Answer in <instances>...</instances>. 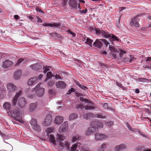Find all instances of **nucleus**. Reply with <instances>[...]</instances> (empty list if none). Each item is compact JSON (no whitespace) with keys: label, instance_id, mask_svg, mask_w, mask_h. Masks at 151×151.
Wrapping results in <instances>:
<instances>
[{"label":"nucleus","instance_id":"1","mask_svg":"<svg viewBox=\"0 0 151 151\" xmlns=\"http://www.w3.org/2000/svg\"><path fill=\"white\" fill-rule=\"evenodd\" d=\"M9 115L20 123L22 124L23 122L20 112L18 109H14L12 111H9Z\"/></svg>","mask_w":151,"mask_h":151},{"label":"nucleus","instance_id":"2","mask_svg":"<svg viewBox=\"0 0 151 151\" xmlns=\"http://www.w3.org/2000/svg\"><path fill=\"white\" fill-rule=\"evenodd\" d=\"M42 83H40L37 84L35 88H32L31 90L32 92H34L39 97H41L44 95L45 93V88L40 87Z\"/></svg>","mask_w":151,"mask_h":151},{"label":"nucleus","instance_id":"3","mask_svg":"<svg viewBox=\"0 0 151 151\" xmlns=\"http://www.w3.org/2000/svg\"><path fill=\"white\" fill-rule=\"evenodd\" d=\"M90 29L92 31L95 30L97 35H101L106 38H109L110 36L108 32L103 30H100L98 28H94L91 27H90Z\"/></svg>","mask_w":151,"mask_h":151},{"label":"nucleus","instance_id":"4","mask_svg":"<svg viewBox=\"0 0 151 151\" xmlns=\"http://www.w3.org/2000/svg\"><path fill=\"white\" fill-rule=\"evenodd\" d=\"M101 41L103 42L106 46L109 44L107 41L105 39H97L95 42L93 43V45L96 47L100 48L103 46V44Z\"/></svg>","mask_w":151,"mask_h":151},{"label":"nucleus","instance_id":"5","mask_svg":"<svg viewBox=\"0 0 151 151\" xmlns=\"http://www.w3.org/2000/svg\"><path fill=\"white\" fill-rule=\"evenodd\" d=\"M32 128L35 130L37 131H40L41 130L40 127L37 124L36 119H32L30 120V122Z\"/></svg>","mask_w":151,"mask_h":151},{"label":"nucleus","instance_id":"6","mask_svg":"<svg viewBox=\"0 0 151 151\" xmlns=\"http://www.w3.org/2000/svg\"><path fill=\"white\" fill-rule=\"evenodd\" d=\"M52 119L50 114L47 115L45 117L44 121L42 122V124L45 126H49L52 122Z\"/></svg>","mask_w":151,"mask_h":151},{"label":"nucleus","instance_id":"7","mask_svg":"<svg viewBox=\"0 0 151 151\" xmlns=\"http://www.w3.org/2000/svg\"><path fill=\"white\" fill-rule=\"evenodd\" d=\"M94 139L96 141H101L106 139L107 136L106 135L99 133H96L94 135Z\"/></svg>","mask_w":151,"mask_h":151},{"label":"nucleus","instance_id":"8","mask_svg":"<svg viewBox=\"0 0 151 151\" xmlns=\"http://www.w3.org/2000/svg\"><path fill=\"white\" fill-rule=\"evenodd\" d=\"M68 128V123L67 121L65 122L59 128V132L60 133L65 132L67 130Z\"/></svg>","mask_w":151,"mask_h":151},{"label":"nucleus","instance_id":"9","mask_svg":"<svg viewBox=\"0 0 151 151\" xmlns=\"http://www.w3.org/2000/svg\"><path fill=\"white\" fill-rule=\"evenodd\" d=\"M6 88L10 92H14L17 89V86L12 83L7 84Z\"/></svg>","mask_w":151,"mask_h":151},{"label":"nucleus","instance_id":"10","mask_svg":"<svg viewBox=\"0 0 151 151\" xmlns=\"http://www.w3.org/2000/svg\"><path fill=\"white\" fill-rule=\"evenodd\" d=\"M90 125L91 126H95L97 129L98 128H102L103 127V124L101 122L96 121H91Z\"/></svg>","mask_w":151,"mask_h":151},{"label":"nucleus","instance_id":"11","mask_svg":"<svg viewBox=\"0 0 151 151\" xmlns=\"http://www.w3.org/2000/svg\"><path fill=\"white\" fill-rule=\"evenodd\" d=\"M65 139V137L61 134H57L56 136V139L57 142H59V144L62 147H63V144L61 143V142Z\"/></svg>","mask_w":151,"mask_h":151},{"label":"nucleus","instance_id":"12","mask_svg":"<svg viewBox=\"0 0 151 151\" xmlns=\"http://www.w3.org/2000/svg\"><path fill=\"white\" fill-rule=\"evenodd\" d=\"M13 65V62L9 60H6L3 63L2 67L4 68H8Z\"/></svg>","mask_w":151,"mask_h":151},{"label":"nucleus","instance_id":"13","mask_svg":"<svg viewBox=\"0 0 151 151\" xmlns=\"http://www.w3.org/2000/svg\"><path fill=\"white\" fill-rule=\"evenodd\" d=\"M88 101V102H86L88 103L87 104L84 106V109L86 110L94 109L95 108L93 106V103L89 100Z\"/></svg>","mask_w":151,"mask_h":151},{"label":"nucleus","instance_id":"14","mask_svg":"<svg viewBox=\"0 0 151 151\" xmlns=\"http://www.w3.org/2000/svg\"><path fill=\"white\" fill-rule=\"evenodd\" d=\"M31 69L35 70H38L42 68V66L39 63H36L30 66Z\"/></svg>","mask_w":151,"mask_h":151},{"label":"nucleus","instance_id":"15","mask_svg":"<svg viewBox=\"0 0 151 151\" xmlns=\"http://www.w3.org/2000/svg\"><path fill=\"white\" fill-rule=\"evenodd\" d=\"M42 25L45 27L49 26L50 27H58L61 26V24L60 23H44L42 24Z\"/></svg>","mask_w":151,"mask_h":151},{"label":"nucleus","instance_id":"16","mask_svg":"<svg viewBox=\"0 0 151 151\" xmlns=\"http://www.w3.org/2000/svg\"><path fill=\"white\" fill-rule=\"evenodd\" d=\"M63 116H56L55 118L54 123L57 124H60L63 121Z\"/></svg>","mask_w":151,"mask_h":151},{"label":"nucleus","instance_id":"17","mask_svg":"<svg viewBox=\"0 0 151 151\" xmlns=\"http://www.w3.org/2000/svg\"><path fill=\"white\" fill-rule=\"evenodd\" d=\"M107 147V144L106 142H104L98 147V151H105Z\"/></svg>","mask_w":151,"mask_h":151},{"label":"nucleus","instance_id":"18","mask_svg":"<svg viewBox=\"0 0 151 151\" xmlns=\"http://www.w3.org/2000/svg\"><path fill=\"white\" fill-rule=\"evenodd\" d=\"M126 147V145L125 144H122L115 146L114 147V150L116 151L121 150L125 149Z\"/></svg>","mask_w":151,"mask_h":151},{"label":"nucleus","instance_id":"19","mask_svg":"<svg viewBox=\"0 0 151 151\" xmlns=\"http://www.w3.org/2000/svg\"><path fill=\"white\" fill-rule=\"evenodd\" d=\"M56 86L57 88H63L65 87L66 84L62 81H59L56 83Z\"/></svg>","mask_w":151,"mask_h":151},{"label":"nucleus","instance_id":"20","mask_svg":"<svg viewBox=\"0 0 151 151\" xmlns=\"http://www.w3.org/2000/svg\"><path fill=\"white\" fill-rule=\"evenodd\" d=\"M26 103L27 102L26 99L23 98H20L18 101L19 104L21 107H24Z\"/></svg>","mask_w":151,"mask_h":151},{"label":"nucleus","instance_id":"21","mask_svg":"<svg viewBox=\"0 0 151 151\" xmlns=\"http://www.w3.org/2000/svg\"><path fill=\"white\" fill-rule=\"evenodd\" d=\"M37 102L31 103L29 105V110L30 112H33L35 111L37 107Z\"/></svg>","mask_w":151,"mask_h":151},{"label":"nucleus","instance_id":"22","mask_svg":"<svg viewBox=\"0 0 151 151\" xmlns=\"http://www.w3.org/2000/svg\"><path fill=\"white\" fill-rule=\"evenodd\" d=\"M22 71L18 70L16 71L14 73V78L16 80L19 79L22 75Z\"/></svg>","mask_w":151,"mask_h":151},{"label":"nucleus","instance_id":"23","mask_svg":"<svg viewBox=\"0 0 151 151\" xmlns=\"http://www.w3.org/2000/svg\"><path fill=\"white\" fill-rule=\"evenodd\" d=\"M37 81V79L36 78H32L28 80V83L29 85L31 86L36 84Z\"/></svg>","mask_w":151,"mask_h":151},{"label":"nucleus","instance_id":"24","mask_svg":"<svg viewBox=\"0 0 151 151\" xmlns=\"http://www.w3.org/2000/svg\"><path fill=\"white\" fill-rule=\"evenodd\" d=\"M81 139V137L78 134H76L73 136L71 140L73 142H74Z\"/></svg>","mask_w":151,"mask_h":151},{"label":"nucleus","instance_id":"25","mask_svg":"<svg viewBox=\"0 0 151 151\" xmlns=\"http://www.w3.org/2000/svg\"><path fill=\"white\" fill-rule=\"evenodd\" d=\"M48 137L49 140L51 143H53L55 145H56V141L53 135L52 134H51L49 135H48Z\"/></svg>","mask_w":151,"mask_h":151},{"label":"nucleus","instance_id":"26","mask_svg":"<svg viewBox=\"0 0 151 151\" xmlns=\"http://www.w3.org/2000/svg\"><path fill=\"white\" fill-rule=\"evenodd\" d=\"M79 147V149L81 151H88V147L86 145L81 144Z\"/></svg>","mask_w":151,"mask_h":151},{"label":"nucleus","instance_id":"27","mask_svg":"<svg viewBox=\"0 0 151 151\" xmlns=\"http://www.w3.org/2000/svg\"><path fill=\"white\" fill-rule=\"evenodd\" d=\"M93 114L92 113H86L83 114V118L86 119H88L91 117H93Z\"/></svg>","mask_w":151,"mask_h":151},{"label":"nucleus","instance_id":"28","mask_svg":"<svg viewBox=\"0 0 151 151\" xmlns=\"http://www.w3.org/2000/svg\"><path fill=\"white\" fill-rule=\"evenodd\" d=\"M69 4L70 6L72 8H76L77 7L76 3L74 0H70Z\"/></svg>","mask_w":151,"mask_h":151},{"label":"nucleus","instance_id":"29","mask_svg":"<svg viewBox=\"0 0 151 151\" xmlns=\"http://www.w3.org/2000/svg\"><path fill=\"white\" fill-rule=\"evenodd\" d=\"M11 104L9 102H5L3 105L4 109L6 110H9L11 108Z\"/></svg>","mask_w":151,"mask_h":151},{"label":"nucleus","instance_id":"30","mask_svg":"<svg viewBox=\"0 0 151 151\" xmlns=\"http://www.w3.org/2000/svg\"><path fill=\"white\" fill-rule=\"evenodd\" d=\"M78 116L77 114L72 113L70 114L69 116V119L70 120H72L76 118Z\"/></svg>","mask_w":151,"mask_h":151},{"label":"nucleus","instance_id":"31","mask_svg":"<svg viewBox=\"0 0 151 151\" xmlns=\"http://www.w3.org/2000/svg\"><path fill=\"white\" fill-rule=\"evenodd\" d=\"M89 128L93 133L98 132L99 131L98 129L95 126H91Z\"/></svg>","mask_w":151,"mask_h":151},{"label":"nucleus","instance_id":"32","mask_svg":"<svg viewBox=\"0 0 151 151\" xmlns=\"http://www.w3.org/2000/svg\"><path fill=\"white\" fill-rule=\"evenodd\" d=\"M18 99L14 97L13 99L12 100V104L13 106H15L17 104Z\"/></svg>","mask_w":151,"mask_h":151},{"label":"nucleus","instance_id":"33","mask_svg":"<svg viewBox=\"0 0 151 151\" xmlns=\"http://www.w3.org/2000/svg\"><path fill=\"white\" fill-rule=\"evenodd\" d=\"M93 134L91 132V130L88 128L85 132V135L86 136H89Z\"/></svg>","mask_w":151,"mask_h":151},{"label":"nucleus","instance_id":"34","mask_svg":"<svg viewBox=\"0 0 151 151\" xmlns=\"http://www.w3.org/2000/svg\"><path fill=\"white\" fill-rule=\"evenodd\" d=\"M84 106L81 104H76V108L77 109H80L83 110L84 109Z\"/></svg>","mask_w":151,"mask_h":151},{"label":"nucleus","instance_id":"35","mask_svg":"<svg viewBox=\"0 0 151 151\" xmlns=\"http://www.w3.org/2000/svg\"><path fill=\"white\" fill-rule=\"evenodd\" d=\"M109 34L110 35V37H111V39L112 41H119V39L117 38L116 36H115L113 35L110 34L109 33Z\"/></svg>","mask_w":151,"mask_h":151},{"label":"nucleus","instance_id":"36","mask_svg":"<svg viewBox=\"0 0 151 151\" xmlns=\"http://www.w3.org/2000/svg\"><path fill=\"white\" fill-rule=\"evenodd\" d=\"M54 130V128H49L46 130V132L47 134H48L52 132Z\"/></svg>","mask_w":151,"mask_h":151},{"label":"nucleus","instance_id":"37","mask_svg":"<svg viewBox=\"0 0 151 151\" xmlns=\"http://www.w3.org/2000/svg\"><path fill=\"white\" fill-rule=\"evenodd\" d=\"M95 116L96 118L102 119L105 118V117L103 116L101 113L96 114L95 115Z\"/></svg>","mask_w":151,"mask_h":151},{"label":"nucleus","instance_id":"38","mask_svg":"<svg viewBox=\"0 0 151 151\" xmlns=\"http://www.w3.org/2000/svg\"><path fill=\"white\" fill-rule=\"evenodd\" d=\"M24 60V59L23 58H20L18 60L17 63L15 64V65L18 66L19 64L21 63Z\"/></svg>","mask_w":151,"mask_h":151},{"label":"nucleus","instance_id":"39","mask_svg":"<svg viewBox=\"0 0 151 151\" xmlns=\"http://www.w3.org/2000/svg\"><path fill=\"white\" fill-rule=\"evenodd\" d=\"M70 146V143L69 142H66L64 144V147L66 148L67 150H68L69 149V147Z\"/></svg>","mask_w":151,"mask_h":151},{"label":"nucleus","instance_id":"40","mask_svg":"<svg viewBox=\"0 0 151 151\" xmlns=\"http://www.w3.org/2000/svg\"><path fill=\"white\" fill-rule=\"evenodd\" d=\"M109 49L111 51L116 52H117V50L115 49L113 46L109 45Z\"/></svg>","mask_w":151,"mask_h":151},{"label":"nucleus","instance_id":"41","mask_svg":"<svg viewBox=\"0 0 151 151\" xmlns=\"http://www.w3.org/2000/svg\"><path fill=\"white\" fill-rule=\"evenodd\" d=\"M53 76L51 72H48L47 74V78L48 79H50Z\"/></svg>","mask_w":151,"mask_h":151},{"label":"nucleus","instance_id":"42","mask_svg":"<svg viewBox=\"0 0 151 151\" xmlns=\"http://www.w3.org/2000/svg\"><path fill=\"white\" fill-rule=\"evenodd\" d=\"M34 92H32L31 91L30 92V93L28 95V97H29L30 99H32L35 97V94H33Z\"/></svg>","mask_w":151,"mask_h":151},{"label":"nucleus","instance_id":"43","mask_svg":"<svg viewBox=\"0 0 151 151\" xmlns=\"http://www.w3.org/2000/svg\"><path fill=\"white\" fill-rule=\"evenodd\" d=\"M92 42V40L88 38H87L86 40V41H85V43L89 45H90L91 44Z\"/></svg>","mask_w":151,"mask_h":151},{"label":"nucleus","instance_id":"44","mask_svg":"<svg viewBox=\"0 0 151 151\" xmlns=\"http://www.w3.org/2000/svg\"><path fill=\"white\" fill-rule=\"evenodd\" d=\"M67 32L69 34L71 35L73 37H75L76 35V34L75 33L73 32L70 30H68L67 31Z\"/></svg>","mask_w":151,"mask_h":151},{"label":"nucleus","instance_id":"45","mask_svg":"<svg viewBox=\"0 0 151 151\" xmlns=\"http://www.w3.org/2000/svg\"><path fill=\"white\" fill-rule=\"evenodd\" d=\"M78 147V144L77 143H75L73 144L71 147V149L72 150H76V148Z\"/></svg>","mask_w":151,"mask_h":151},{"label":"nucleus","instance_id":"46","mask_svg":"<svg viewBox=\"0 0 151 151\" xmlns=\"http://www.w3.org/2000/svg\"><path fill=\"white\" fill-rule=\"evenodd\" d=\"M21 93V91L19 90L18 92L16 93V94L14 97L18 99Z\"/></svg>","mask_w":151,"mask_h":151},{"label":"nucleus","instance_id":"47","mask_svg":"<svg viewBox=\"0 0 151 151\" xmlns=\"http://www.w3.org/2000/svg\"><path fill=\"white\" fill-rule=\"evenodd\" d=\"M76 90L72 88L70 89L67 92V94L68 95L74 92Z\"/></svg>","mask_w":151,"mask_h":151},{"label":"nucleus","instance_id":"48","mask_svg":"<svg viewBox=\"0 0 151 151\" xmlns=\"http://www.w3.org/2000/svg\"><path fill=\"white\" fill-rule=\"evenodd\" d=\"M53 35L56 38H60L61 37V36L60 34L57 33L53 34Z\"/></svg>","mask_w":151,"mask_h":151},{"label":"nucleus","instance_id":"49","mask_svg":"<svg viewBox=\"0 0 151 151\" xmlns=\"http://www.w3.org/2000/svg\"><path fill=\"white\" fill-rule=\"evenodd\" d=\"M126 125L127 126V127H128V129H129V130L130 131L134 132L135 131V129L134 128H132L127 123H126Z\"/></svg>","mask_w":151,"mask_h":151},{"label":"nucleus","instance_id":"50","mask_svg":"<svg viewBox=\"0 0 151 151\" xmlns=\"http://www.w3.org/2000/svg\"><path fill=\"white\" fill-rule=\"evenodd\" d=\"M126 53V52L125 51L123 50H120L119 56L120 57H122V55L123 54Z\"/></svg>","mask_w":151,"mask_h":151},{"label":"nucleus","instance_id":"51","mask_svg":"<svg viewBox=\"0 0 151 151\" xmlns=\"http://www.w3.org/2000/svg\"><path fill=\"white\" fill-rule=\"evenodd\" d=\"M135 19L136 17H134L131 19V21L130 22V24L131 25H133L134 23H135V21H136L135 20Z\"/></svg>","mask_w":151,"mask_h":151},{"label":"nucleus","instance_id":"52","mask_svg":"<svg viewBox=\"0 0 151 151\" xmlns=\"http://www.w3.org/2000/svg\"><path fill=\"white\" fill-rule=\"evenodd\" d=\"M43 69L44 70L43 72L45 73H46L47 71L50 70L49 68L47 67L44 66Z\"/></svg>","mask_w":151,"mask_h":151},{"label":"nucleus","instance_id":"53","mask_svg":"<svg viewBox=\"0 0 151 151\" xmlns=\"http://www.w3.org/2000/svg\"><path fill=\"white\" fill-rule=\"evenodd\" d=\"M80 100L81 101L85 102H88V100L86 99H84L83 97H81L80 98Z\"/></svg>","mask_w":151,"mask_h":151},{"label":"nucleus","instance_id":"54","mask_svg":"<svg viewBox=\"0 0 151 151\" xmlns=\"http://www.w3.org/2000/svg\"><path fill=\"white\" fill-rule=\"evenodd\" d=\"M49 94L52 95L54 94V90L52 89H50L49 91Z\"/></svg>","mask_w":151,"mask_h":151},{"label":"nucleus","instance_id":"55","mask_svg":"<svg viewBox=\"0 0 151 151\" xmlns=\"http://www.w3.org/2000/svg\"><path fill=\"white\" fill-rule=\"evenodd\" d=\"M54 83V81H50V82L48 83V86H50L53 85Z\"/></svg>","mask_w":151,"mask_h":151},{"label":"nucleus","instance_id":"56","mask_svg":"<svg viewBox=\"0 0 151 151\" xmlns=\"http://www.w3.org/2000/svg\"><path fill=\"white\" fill-rule=\"evenodd\" d=\"M103 107L104 109H107L108 108L107 104V103H104L103 106Z\"/></svg>","mask_w":151,"mask_h":151},{"label":"nucleus","instance_id":"57","mask_svg":"<svg viewBox=\"0 0 151 151\" xmlns=\"http://www.w3.org/2000/svg\"><path fill=\"white\" fill-rule=\"evenodd\" d=\"M114 123L112 121H110L107 123V125L108 126H111L113 125Z\"/></svg>","mask_w":151,"mask_h":151},{"label":"nucleus","instance_id":"58","mask_svg":"<svg viewBox=\"0 0 151 151\" xmlns=\"http://www.w3.org/2000/svg\"><path fill=\"white\" fill-rule=\"evenodd\" d=\"M143 148V147L142 146H139L137 148V150L138 151H140L142 150Z\"/></svg>","mask_w":151,"mask_h":151},{"label":"nucleus","instance_id":"59","mask_svg":"<svg viewBox=\"0 0 151 151\" xmlns=\"http://www.w3.org/2000/svg\"><path fill=\"white\" fill-rule=\"evenodd\" d=\"M67 0H64L63 3V7L65 6L66 4H67Z\"/></svg>","mask_w":151,"mask_h":151},{"label":"nucleus","instance_id":"60","mask_svg":"<svg viewBox=\"0 0 151 151\" xmlns=\"http://www.w3.org/2000/svg\"><path fill=\"white\" fill-rule=\"evenodd\" d=\"M87 10L86 9H85L82 10L81 12L82 14H85V13H86L87 12Z\"/></svg>","mask_w":151,"mask_h":151},{"label":"nucleus","instance_id":"61","mask_svg":"<svg viewBox=\"0 0 151 151\" xmlns=\"http://www.w3.org/2000/svg\"><path fill=\"white\" fill-rule=\"evenodd\" d=\"M130 58V60L129 61V62L130 63L133 60V57L132 56V55H129Z\"/></svg>","mask_w":151,"mask_h":151},{"label":"nucleus","instance_id":"62","mask_svg":"<svg viewBox=\"0 0 151 151\" xmlns=\"http://www.w3.org/2000/svg\"><path fill=\"white\" fill-rule=\"evenodd\" d=\"M30 89H31V88H29V87L27 88H26V89L24 91V92L25 93H27L28 92L30 91Z\"/></svg>","mask_w":151,"mask_h":151},{"label":"nucleus","instance_id":"63","mask_svg":"<svg viewBox=\"0 0 151 151\" xmlns=\"http://www.w3.org/2000/svg\"><path fill=\"white\" fill-rule=\"evenodd\" d=\"M55 78L58 79H61L60 76L57 74H56L55 76Z\"/></svg>","mask_w":151,"mask_h":151},{"label":"nucleus","instance_id":"64","mask_svg":"<svg viewBox=\"0 0 151 151\" xmlns=\"http://www.w3.org/2000/svg\"><path fill=\"white\" fill-rule=\"evenodd\" d=\"M145 60L147 62L149 61L151 62V57H147Z\"/></svg>","mask_w":151,"mask_h":151}]
</instances>
